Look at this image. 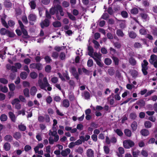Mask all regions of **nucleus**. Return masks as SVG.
<instances>
[{"instance_id": "1", "label": "nucleus", "mask_w": 157, "mask_h": 157, "mask_svg": "<svg viewBox=\"0 0 157 157\" xmlns=\"http://www.w3.org/2000/svg\"><path fill=\"white\" fill-rule=\"evenodd\" d=\"M44 77L43 74L40 73L39 74V79L38 80V84L39 87L41 89L47 91V90L48 91H51L52 90V88L50 86V84L48 83L47 78L46 77H44L43 79V82L42 79Z\"/></svg>"}, {"instance_id": "2", "label": "nucleus", "mask_w": 157, "mask_h": 157, "mask_svg": "<svg viewBox=\"0 0 157 157\" xmlns=\"http://www.w3.org/2000/svg\"><path fill=\"white\" fill-rule=\"evenodd\" d=\"M59 12L61 16L64 15V12L63 7L58 4L54 5L53 6L50 10V13L52 15H54L56 13H58Z\"/></svg>"}, {"instance_id": "3", "label": "nucleus", "mask_w": 157, "mask_h": 157, "mask_svg": "<svg viewBox=\"0 0 157 157\" xmlns=\"http://www.w3.org/2000/svg\"><path fill=\"white\" fill-rule=\"evenodd\" d=\"M48 135L50 136L48 140L50 144H52L54 142H57L59 140V136L56 131H52L50 130Z\"/></svg>"}, {"instance_id": "4", "label": "nucleus", "mask_w": 157, "mask_h": 157, "mask_svg": "<svg viewBox=\"0 0 157 157\" xmlns=\"http://www.w3.org/2000/svg\"><path fill=\"white\" fill-rule=\"evenodd\" d=\"M148 63L146 60H144L141 63L142 71L144 75L147 74V70L148 69Z\"/></svg>"}, {"instance_id": "5", "label": "nucleus", "mask_w": 157, "mask_h": 157, "mask_svg": "<svg viewBox=\"0 0 157 157\" xmlns=\"http://www.w3.org/2000/svg\"><path fill=\"white\" fill-rule=\"evenodd\" d=\"M134 142L132 140H128L123 141V145L124 148L128 149L134 145Z\"/></svg>"}, {"instance_id": "6", "label": "nucleus", "mask_w": 157, "mask_h": 157, "mask_svg": "<svg viewBox=\"0 0 157 157\" xmlns=\"http://www.w3.org/2000/svg\"><path fill=\"white\" fill-rule=\"evenodd\" d=\"M149 62L154 65L155 68H157V56L153 54L150 56L149 60Z\"/></svg>"}, {"instance_id": "7", "label": "nucleus", "mask_w": 157, "mask_h": 157, "mask_svg": "<svg viewBox=\"0 0 157 157\" xmlns=\"http://www.w3.org/2000/svg\"><path fill=\"white\" fill-rule=\"evenodd\" d=\"M18 23L19 24L20 28L21 29V31L23 34H24L25 38H27L28 35V33L27 31L25 30V26L23 24L21 21L20 20L18 21Z\"/></svg>"}, {"instance_id": "8", "label": "nucleus", "mask_w": 157, "mask_h": 157, "mask_svg": "<svg viewBox=\"0 0 157 157\" xmlns=\"http://www.w3.org/2000/svg\"><path fill=\"white\" fill-rule=\"evenodd\" d=\"M86 154L87 157H95L94 151L91 148L87 149L86 152Z\"/></svg>"}, {"instance_id": "9", "label": "nucleus", "mask_w": 157, "mask_h": 157, "mask_svg": "<svg viewBox=\"0 0 157 157\" xmlns=\"http://www.w3.org/2000/svg\"><path fill=\"white\" fill-rule=\"evenodd\" d=\"M49 25V21L48 20L45 19L44 21H42L40 23L41 26L43 28L44 27L48 26Z\"/></svg>"}, {"instance_id": "10", "label": "nucleus", "mask_w": 157, "mask_h": 157, "mask_svg": "<svg viewBox=\"0 0 157 157\" xmlns=\"http://www.w3.org/2000/svg\"><path fill=\"white\" fill-rule=\"evenodd\" d=\"M0 33L2 35H5L6 34H7L10 36H12L10 35V32L4 28H2L0 30Z\"/></svg>"}, {"instance_id": "11", "label": "nucleus", "mask_w": 157, "mask_h": 157, "mask_svg": "<svg viewBox=\"0 0 157 157\" xmlns=\"http://www.w3.org/2000/svg\"><path fill=\"white\" fill-rule=\"evenodd\" d=\"M8 70H11L13 72H17V70L15 66H11L10 64H7L6 66Z\"/></svg>"}, {"instance_id": "12", "label": "nucleus", "mask_w": 157, "mask_h": 157, "mask_svg": "<svg viewBox=\"0 0 157 157\" xmlns=\"http://www.w3.org/2000/svg\"><path fill=\"white\" fill-rule=\"evenodd\" d=\"M71 152V150L69 148L66 149L64 150H63L61 152V154L63 156H66L68 155Z\"/></svg>"}, {"instance_id": "13", "label": "nucleus", "mask_w": 157, "mask_h": 157, "mask_svg": "<svg viewBox=\"0 0 157 157\" xmlns=\"http://www.w3.org/2000/svg\"><path fill=\"white\" fill-rule=\"evenodd\" d=\"M91 57H92L95 61L99 60L101 58V56L97 52H94V54H93L92 56Z\"/></svg>"}, {"instance_id": "14", "label": "nucleus", "mask_w": 157, "mask_h": 157, "mask_svg": "<svg viewBox=\"0 0 157 157\" xmlns=\"http://www.w3.org/2000/svg\"><path fill=\"white\" fill-rule=\"evenodd\" d=\"M37 91L36 88L34 86L32 87L30 89V94L32 96L35 95Z\"/></svg>"}, {"instance_id": "15", "label": "nucleus", "mask_w": 157, "mask_h": 157, "mask_svg": "<svg viewBox=\"0 0 157 157\" xmlns=\"http://www.w3.org/2000/svg\"><path fill=\"white\" fill-rule=\"evenodd\" d=\"M9 115L10 118L11 120L14 122L16 121V117L14 114L11 112H10L9 113Z\"/></svg>"}, {"instance_id": "16", "label": "nucleus", "mask_w": 157, "mask_h": 157, "mask_svg": "<svg viewBox=\"0 0 157 157\" xmlns=\"http://www.w3.org/2000/svg\"><path fill=\"white\" fill-rule=\"evenodd\" d=\"M136 104L139 105L140 107H141L145 105V102L143 100H140L137 101Z\"/></svg>"}, {"instance_id": "17", "label": "nucleus", "mask_w": 157, "mask_h": 157, "mask_svg": "<svg viewBox=\"0 0 157 157\" xmlns=\"http://www.w3.org/2000/svg\"><path fill=\"white\" fill-rule=\"evenodd\" d=\"M63 106L65 108L68 107L70 105L69 101L67 99H64L62 102Z\"/></svg>"}, {"instance_id": "18", "label": "nucleus", "mask_w": 157, "mask_h": 157, "mask_svg": "<svg viewBox=\"0 0 157 157\" xmlns=\"http://www.w3.org/2000/svg\"><path fill=\"white\" fill-rule=\"evenodd\" d=\"M129 61L130 63L133 66L135 65L137 63L136 60L132 57H131L129 59Z\"/></svg>"}, {"instance_id": "19", "label": "nucleus", "mask_w": 157, "mask_h": 157, "mask_svg": "<svg viewBox=\"0 0 157 157\" xmlns=\"http://www.w3.org/2000/svg\"><path fill=\"white\" fill-rule=\"evenodd\" d=\"M142 18L145 21H147L149 19V17L148 15L146 13H142L140 14Z\"/></svg>"}, {"instance_id": "20", "label": "nucleus", "mask_w": 157, "mask_h": 157, "mask_svg": "<svg viewBox=\"0 0 157 157\" xmlns=\"http://www.w3.org/2000/svg\"><path fill=\"white\" fill-rule=\"evenodd\" d=\"M36 18V16L33 14H30L28 17V19L30 21H35Z\"/></svg>"}, {"instance_id": "21", "label": "nucleus", "mask_w": 157, "mask_h": 157, "mask_svg": "<svg viewBox=\"0 0 157 157\" xmlns=\"http://www.w3.org/2000/svg\"><path fill=\"white\" fill-rule=\"evenodd\" d=\"M75 151L81 155H82L84 152V151L82 147H79L75 149Z\"/></svg>"}, {"instance_id": "22", "label": "nucleus", "mask_w": 157, "mask_h": 157, "mask_svg": "<svg viewBox=\"0 0 157 157\" xmlns=\"http://www.w3.org/2000/svg\"><path fill=\"white\" fill-rule=\"evenodd\" d=\"M53 26L56 28L60 27L61 26V22L58 21H55L52 23Z\"/></svg>"}, {"instance_id": "23", "label": "nucleus", "mask_w": 157, "mask_h": 157, "mask_svg": "<svg viewBox=\"0 0 157 157\" xmlns=\"http://www.w3.org/2000/svg\"><path fill=\"white\" fill-rule=\"evenodd\" d=\"M140 132L141 134L144 136H147L149 134V131L146 129H144L141 130Z\"/></svg>"}, {"instance_id": "24", "label": "nucleus", "mask_w": 157, "mask_h": 157, "mask_svg": "<svg viewBox=\"0 0 157 157\" xmlns=\"http://www.w3.org/2000/svg\"><path fill=\"white\" fill-rule=\"evenodd\" d=\"M4 148L6 151H9L10 148V143L6 142L4 145Z\"/></svg>"}, {"instance_id": "25", "label": "nucleus", "mask_w": 157, "mask_h": 157, "mask_svg": "<svg viewBox=\"0 0 157 157\" xmlns=\"http://www.w3.org/2000/svg\"><path fill=\"white\" fill-rule=\"evenodd\" d=\"M132 153L133 157H138L140 151L138 150L134 149L132 151Z\"/></svg>"}, {"instance_id": "26", "label": "nucleus", "mask_w": 157, "mask_h": 157, "mask_svg": "<svg viewBox=\"0 0 157 157\" xmlns=\"http://www.w3.org/2000/svg\"><path fill=\"white\" fill-rule=\"evenodd\" d=\"M30 76L32 78L35 79L37 78L38 75L37 73L33 71L30 73Z\"/></svg>"}, {"instance_id": "27", "label": "nucleus", "mask_w": 157, "mask_h": 157, "mask_svg": "<svg viewBox=\"0 0 157 157\" xmlns=\"http://www.w3.org/2000/svg\"><path fill=\"white\" fill-rule=\"evenodd\" d=\"M4 139L7 142H11L13 140L12 137L10 135H8L5 136Z\"/></svg>"}, {"instance_id": "28", "label": "nucleus", "mask_w": 157, "mask_h": 157, "mask_svg": "<svg viewBox=\"0 0 157 157\" xmlns=\"http://www.w3.org/2000/svg\"><path fill=\"white\" fill-rule=\"evenodd\" d=\"M124 133L128 137H130L131 136V130L128 129H125L124 130Z\"/></svg>"}, {"instance_id": "29", "label": "nucleus", "mask_w": 157, "mask_h": 157, "mask_svg": "<svg viewBox=\"0 0 157 157\" xmlns=\"http://www.w3.org/2000/svg\"><path fill=\"white\" fill-rule=\"evenodd\" d=\"M28 75L27 73L25 72H23L21 73L20 76L21 78L23 79H25L27 77Z\"/></svg>"}, {"instance_id": "30", "label": "nucleus", "mask_w": 157, "mask_h": 157, "mask_svg": "<svg viewBox=\"0 0 157 157\" xmlns=\"http://www.w3.org/2000/svg\"><path fill=\"white\" fill-rule=\"evenodd\" d=\"M129 36L131 38L134 39L136 36V34L133 31H131L128 32Z\"/></svg>"}, {"instance_id": "31", "label": "nucleus", "mask_w": 157, "mask_h": 157, "mask_svg": "<svg viewBox=\"0 0 157 157\" xmlns=\"http://www.w3.org/2000/svg\"><path fill=\"white\" fill-rule=\"evenodd\" d=\"M118 153H117V155L118 156H120V155L123 154L124 153V148L122 147H119L118 148Z\"/></svg>"}, {"instance_id": "32", "label": "nucleus", "mask_w": 157, "mask_h": 157, "mask_svg": "<svg viewBox=\"0 0 157 157\" xmlns=\"http://www.w3.org/2000/svg\"><path fill=\"white\" fill-rule=\"evenodd\" d=\"M116 33L118 36L121 37H123L124 35L121 29H118L117 30Z\"/></svg>"}, {"instance_id": "33", "label": "nucleus", "mask_w": 157, "mask_h": 157, "mask_svg": "<svg viewBox=\"0 0 157 157\" xmlns=\"http://www.w3.org/2000/svg\"><path fill=\"white\" fill-rule=\"evenodd\" d=\"M137 123L136 121H133L131 125V127L132 129L133 130H136L137 128Z\"/></svg>"}, {"instance_id": "34", "label": "nucleus", "mask_w": 157, "mask_h": 157, "mask_svg": "<svg viewBox=\"0 0 157 157\" xmlns=\"http://www.w3.org/2000/svg\"><path fill=\"white\" fill-rule=\"evenodd\" d=\"M145 127L146 128H150L151 126V123L149 121H146L145 122L144 124Z\"/></svg>"}, {"instance_id": "35", "label": "nucleus", "mask_w": 157, "mask_h": 157, "mask_svg": "<svg viewBox=\"0 0 157 157\" xmlns=\"http://www.w3.org/2000/svg\"><path fill=\"white\" fill-rule=\"evenodd\" d=\"M18 127L19 129L21 131H25L26 129V126L22 124L19 125Z\"/></svg>"}, {"instance_id": "36", "label": "nucleus", "mask_w": 157, "mask_h": 157, "mask_svg": "<svg viewBox=\"0 0 157 157\" xmlns=\"http://www.w3.org/2000/svg\"><path fill=\"white\" fill-rule=\"evenodd\" d=\"M84 96L86 99H89L90 98V93L87 91H85L83 93Z\"/></svg>"}, {"instance_id": "37", "label": "nucleus", "mask_w": 157, "mask_h": 157, "mask_svg": "<svg viewBox=\"0 0 157 157\" xmlns=\"http://www.w3.org/2000/svg\"><path fill=\"white\" fill-rule=\"evenodd\" d=\"M131 13L132 14H136L138 12V9L136 7H134L131 10Z\"/></svg>"}, {"instance_id": "38", "label": "nucleus", "mask_w": 157, "mask_h": 157, "mask_svg": "<svg viewBox=\"0 0 157 157\" xmlns=\"http://www.w3.org/2000/svg\"><path fill=\"white\" fill-rule=\"evenodd\" d=\"M5 6L7 8H9L12 6L11 3L8 1H6L4 2Z\"/></svg>"}, {"instance_id": "39", "label": "nucleus", "mask_w": 157, "mask_h": 157, "mask_svg": "<svg viewBox=\"0 0 157 157\" xmlns=\"http://www.w3.org/2000/svg\"><path fill=\"white\" fill-rule=\"evenodd\" d=\"M7 116L4 114L0 116V120L1 121H5L7 120Z\"/></svg>"}, {"instance_id": "40", "label": "nucleus", "mask_w": 157, "mask_h": 157, "mask_svg": "<svg viewBox=\"0 0 157 157\" xmlns=\"http://www.w3.org/2000/svg\"><path fill=\"white\" fill-rule=\"evenodd\" d=\"M139 32L141 35H144L147 34V31L146 29L144 27L140 29Z\"/></svg>"}, {"instance_id": "41", "label": "nucleus", "mask_w": 157, "mask_h": 157, "mask_svg": "<svg viewBox=\"0 0 157 157\" xmlns=\"http://www.w3.org/2000/svg\"><path fill=\"white\" fill-rule=\"evenodd\" d=\"M20 102V101L18 98H15L12 101L11 103L13 105H15Z\"/></svg>"}, {"instance_id": "42", "label": "nucleus", "mask_w": 157, "mask_h": 157, "mask_svg": "<svg viewBox=\"0 0 157 157\" xmlns=\"http://www.w3.org/2000/svg\"><path fill=\"white\" fill-rule=\"evenodd\" d=\"M29 4L32 9H34L35 8L36 6V4L35 2L33 1H31L29 3Z\"/></svg>"}, {"instance_id": "43", "label": "nucleus", "mask_w": 157, "mask_h": 157, "mask_svg": "<svg viewBox=\"0 0 157 157\" xmlns=\"http://www.w3.org/2000/svg\"><path fill=\"white\" fill-rule=\"evenodd\" d=\"M21 136V134L18 132H15L13 135L14 137L17 140L20 139Z\"/></svg>"}, {"instance_id": "44", "label": "nucleus", "mask_w": 157, "mask_h": 157, "mask_svg": "<svg viewBox=\"0 0 157 157\" xmlns=\"http://www.w3.org/2000/svg\"><path fill=\"white\" fill-rule=\"evenodd\" d=\"M115 132L117 133V134L120 136H122L123 133L121 130L119 129H117L114 130Z\"/></svg>"}, {"instance_id": "45", "label": "nucleus", "mask_w": 157, "mask_h": 157, "mask_svg": "<svg viewBox=\"0 0 157 157\" xmlns=\"http://www.w3.org/2000/svg\"><path fill=\"white\" fill-rule=\"evenodd\" d=\"M104 62L105 64L107 65H109L111 64L112 61L110 59L108 58H106L105 59Z\"/></svg>"}, {"instance_id": "46", "label": "nucleus", "mask_w": 157, "mask_h": 157, "mask_svg": "<svg viewBox=\"0 0 157 157\" xmlns=\"http://www.w3.org/2000/svg\"><path fill=\"white\" fill-rule=\"evenodd\" d=\"M24 95L26 97H29V90L27 88H25L23 91Z\"/></svg>"}, {"instance_id": "47", "label": "nucleus", "mask_w": 157, "mask_h": 157, "mask_svg": "<svg viewBox=\"0 0 157 157\" xmlns=\"http://www.w3.org/2000/svg\"><path fill=\"white\" fill-rule=\"evenodd\" d=\"M88 50L89 51L88 55L90 56H92L93 53V50L92 48L89 46L88 47Z\"/></svg>"}, {"instance_id": "48", "label": "nucleus", "mask_w": 157, "mask_h": 157, "mask_svg": "<svg viewBox=\"0 0 157 157\" xmlns=\"http://www.w3.org/2000/svg\"><path fill=\"white\" fill-rule=\"evenodd\" d=\"M1 21L2 24L6 28H8L9 27L8 25L7 24L6 21L3 18H1Z\"/></svg>"}, {"instance_id": "49", "label": "nucleus", "mask_w": 157, "mask_h": 157, "mask_svg": "<svg viewBox=\"0 0 157 157\" xmlns=\"http://www.w3.org/2000/svg\"><path fill=\"white\" fill-rule=\"evenodd\" d=\"M10 90L11 91H13L15 88V86L13 83H11L9 85Z\"/></svg>"}, {"instance_id": "50", "label": "nucleus", "mask_w": 157, "mask_h": 157, "mask_svg": "<svg viewBox=\"0 0 157 157\" xmlns=\"http://www.w3.org/2000/svg\"><path fill=\"white\" fill-rule=\"evenodd\" d=\"M121 15L124 18H127L128 17V13L126 11H122L121 12Z\"/></svg>"}, {"instance_id": "51", "label": "nucleus", "mask_w": 157, "mask_h": 157, "mask_svg": "<svg viewBox=\"0 0 157 157\" xmlns=\"http://www.w3.org/2000/svg\"><path fill=\"white\" fill-rule=\"evenodd\" d=\"M104 151L106 154H108L109 152V149L107 146H104L103 147Z\"/></svg>"}, {"instance_id": "52", "label": "nucleus", "mask_w": 157, "mask_h": 157, "mask_svg": "<svg viewBox=\"0 0 157 157\" xmlns=\"http://www.w3.org/2000/svg\"><path fill=\"white\" fill-rule=\"evenodd\" d=\"M92 42L94 44V47L96 48H99L100 45L98 42L95 40H93Z\"/></svg>"}, {"instance_id": "53", "label": "nucleus", "mask_w": 157, "mask_h": 157, "mask_svg": "<svg viewBox=\"0 0 157 157\" xmlns=\"http://www.w3.org/2000/svg\"><path fill=\"white\" fill-rule=\"evenodd\" d=\"M132 75L133 78H135L138 76L139 75V73L136 71H134L132 73Z\"/></svg>"}, {"instance_id": "54", "label": "nucleus", "mask_w": 157, "mask_h": 157, "mask_svg": "<svg viewBox=\"0 0 157 157\" xmlns=\"http://www.w3.org/2000/svg\"><path fill=\"white\" fill-rule=\"evenodd\" d=\"M62 6L65 8L68 7L69 6V3L67 1H63L62 2Z\"/></svg>"}, {"instance_id": "55", "label": "nucleus", "mask_w": 157, "mask_h": 157, "mask_svg": "<svg viewBox=\"0 0 157 157\" xmlns=\"http://www.w3.org/2000/svg\"><path fill=\"white\" fill-rule=\"evenodd\" d=\"M70 71L73 75L78 73L76 71V68L74 67H72L70 69Z\"/></svg>"}, {"instance_id": "56", "label": "nucleus", "mask_w": 157, "mask_h": 157, "mask_svg": "<svg viewBox=\"0 0 157 157\" xmlns=\"http://www.w3.org/2000/svg\"><path fill=\"white\" fill-rule=\"evenodd\" d=\"M52 101V99L51 96H49L47 97L46 99V101L47 103L50 104Z\"/></svg>"}, {"instance_id": "57", "label": "nucleus", "mask_w": 157, "mask_h": 157, "mask_svg": "<svg viewBox=\"0 0 157 157\" xmlns=\"http://www.w3.org/2000/svg\"><path fill=\"white\" fill-rule=\"evenodd\" d=\"M58 81V78L56 77H53L51 78V81L53 83H56Z\"/></svg>"}, {"instance_id": "58", "label": "nucleus", "mask_w": 157, "mask_h": 157, "mask_svg": "<svg viewBox=\"0 0 157 157\" xmlns=\"http://www.w3.org/2000/svg\"><path fill=\"white\" fill-rule=\"evenodd\" d=\"M109 17V15L107 13H104L101 16V18L106 20Z\"/></svg>"}, {"instance_id": "59", "label": "nucleus", "mask_w": 157, "mask_h": 157, "mask_svg": "<svg viewBox=\"0 0 157 157\" xmlns=\"http://www.w3.org/2000/svg\"><path fill=\"white\" fill-rule=\"evenodd\" d=\"M42 68V65L41 63H36V69L38 70H40Z\"/></svg>"}, {"instance_id": "60", "label": "nucleus", "mask_w": 157, "mask_h": 157, "mask_svg": "<svg viewBox=\"0 0 157 157\" xmlns=\"http://www.w3.org/2000/svg\"><path fill=\"white\" fill-rule=\"evenodd\" d=\"M87 65L88 67H90L92 66L93 65V62L92 59H90L87 62Z\"/></svg>"}, {"instance_id": "61", "label": "nucleus", "mask_w": 157, "mask_h": 157, "mask_svg": "<svg viewBox=\"0 0 157 157\" xmlns=\"http://www.w3.org/2000/svg\"><path fill=\"white\" fill-rule=\"evenodd\" d=\"M134 46L135 48H139L142 47V45L140 43L136 42L134 44Z\"/></svg>"}, {"instance_id": "62", "label": "nucleus", "mask_w": 157, "mask_h": 157, "mask_svg": "<svg viewBox=\"0 0 157 157\" xmlns=\"http://www.w3.org/2000/svg\"><path fill=\"white\" fill-rule=\"evenodd\" d=\"M58 53L56 52H53L52 54V57L56 59L58 57Z\"/></svg>"}, {"instance_id": "63", "label": "nucleus", "mask_w": 157, "mask_h": 157, "mask_svg": "<svg viewBox=\"0 0 157 157\" xmlns=\"http://www.w3.org/2000/svg\"><path fill=\"white\" fill-rule=\"evenodd\" d=\"M142 155L145 157H147L148 155V153L147 151L144 150H143L141 151Z\"/></svg>"}, {"instance_id": "64", "label": "nucleus", "mask_w": 157, "mask_h": 157, "mask_svg": "<svg viewBox=\"0 0 157 157\" xmlns=\"http://www.w3.org/2000/svg\"><path fill=\"white\" fill-rule=\"evenodd\" d=\"M136 117V115L135 113H131L130 115V117L132 119H135Z\"/></svg>"}]
</instances>
